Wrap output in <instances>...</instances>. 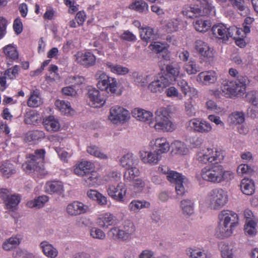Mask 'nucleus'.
Listing matches in <instances>:
<instances>
[{
	"label": "nucleus",
	"mask_w": 258,
	"mask_h": 258,
	"mask_svg": "<svg viewBox=\"0 0 258 258\" xmlns=\"http://www.w3.org/2000/svg\"><path fill=\"white\" fill-rule=\"evenodd\" d=\"M42 103L41 98L40 96V92L36 89L34 90L31 94L27 104L29 107H36Z\"/></svg>",
	"instance_id": "37"
},
{
	"label": "nucleus",
	"mask_w": 258,
	"mask_h": 258,
	"mask_svg": "<svg viewBox=\"0 0 258 258\" xmlns=\"http://www.w3.org/2000/svg\"><path fill=\"white\" fill-rule=\"evenodd\" d=\"M133 116L138 120L147 122L150 126H153V122L152 121L153 114L150 111L140 108H135L132 112Z\"/></svg>",
	"instance_id": "19"
},
{
	"label": "nucleus",
	"mask_w": 258,
	"mask_h": 258,
	"mask_svg": "<svg viewBox=\"0 0 258 258\" xmlns=\"http://www.w3.org/2000/svg\"><path fill=\"white\" fill-rule=\"evenodd\" d=\"M48 200V198L47 196H41L37 197L33 201H30L28 202L27 205L28 207L31 208L36 207L39 209L42 207Z\"/></svg>",
	"instance_id": "41"
},
{
	"label": "nucleus",
	"mask_w": 258,
	"mask_h": 258,
	"mask_svg": "<svg viewBox=\"0 0 258 258\" xmlns=\"http://www.w3.org/2000/svg\"><path fill=\"white\" fill-rule=\"evenodd\" d=\"M109 196L117 201H123V197L126 194V188L125 184L119 182L116 186L110 185L107 190Z\"/></svg>",
	"instance_id": "13"
},
{
	"label": "nucleus",
	"mask_w": 258,
	"mask_h": 258,
	"mask_svg": "<svg viewBox=\"0 0 258 258\" xmlns=\"http://www.w3.org/2000/svg\"><path fill=\"white\" fill-rule=\"evenodd\" d=\"M256 223L252 220L247 221L244 226L245 233L250 236H253L256 234Z\"/></svg>",
	"instance_id": "45"
},
{
	"label": "nucleus",
	"mask_w": 258,
	"mask_h": 258,
	"mask_svg": "<svg viewBox=\"0 0 258 258\" xmlns=\"http://www.w3.org/2000/svg\"><path fill=\"white\" fill-rule=\"evenodd\" d=\"M148 76H144L142 73L135 72L132 74V77L136 84L141 86H145L148 82L147 78Z\"/></svg>",
	"instance_id": "52"
},
{
	"label": "nucleus",
	"mask_w": 258,
	"mask_h": 258,
	"mask_svg": "<svg viewBox=\"0 0 258 258\" xmlns=\"http://www.w3.org/2000/svg\"><path fill=\"white\" fill-rule=\"evenodd\" d=\"M184 68L186 72L189 75L196 74L200 71L199 67L197 66L196 61L192 59H190L189 61L184 65Z\"/></svg>",
	"instance_id": "55"
},
{
	"label": "nucleus",
	"mask_w": 258,
	"mask_h": 258,
	"mask_svg": "<svg viewBox=\"0 0 258 258\" xmlns=\"http://www.w3.org/2000/svg\"><path fill=\"white\" fill-rule=\"evenodd\" d=\"M224 156L222 153L219 151L215 152L212 149H207L203 153H199L197 155V160L199 162L206 164L209 163H220L224 159Z\"/></svg>",
	"instance_id": "8"
},
{
	"label": "nucleus",
	"mask_w": 258,
	"mask_h": 258,
	"mask_svg": "<svg viewBox=\"0 0 258 258\" xmlns=\"http://www.w3.org/2000/svg\"><path fill=\"white\" fill-rule=\"evenodd\" d=\"M231 30L230 27H227L222 23L215 24L212 28L213 35L225 43L228 41L229 38L233 37V33Z\"/></svg>",
	"instance_id": "9"
},
{
	"label": "nucleus",
	"mask_w": 258,
	"mask_h": 258,
	"mask_svg": "<svg viewBox=\"0 0 258 258\" xmlns=\"http://www.w3.org/2000/svg\"><path fill=\"white\" fill-rule=\"evenodd\" d=\"M131 7L133 9L140 13H143L148 10L147 4L142 0L135 2Z\"/></svg>",
	"instance_id": "59"
},
{
	"label": "nucleus",
	"mask_w": 258,
	"mask_h": 258,
	"mask_svg": "<svg viewBox=\"0 0 258 258\" xmlns=\"http://www.w3.org/2000/svg\"><path fill=\"white\" fill-rule=\"evenodd\" d=\"M218 218L219 223L216 229V235L222 239L231 236L238 224L237 214L231 211L223 210L219 214Z\"/></svg>",
	"instance_id": "1"
},
{
	"label": "nucleus",
	"mask_w": 258,
	"mask_h": 258,
	"mask_svg": "<svg viewBox=\"0 0 258 258\" xmlns=\"http://www.w3.org/2000/svg\"><path fill=\"white\" fill-rule=\"evenodd\" d=\"M195 48L206 61L213 60L214 56V49L207 43L202 40H197L195 42Z\"/></svg>",
	"instance_id": "10"
},
{
	"label": "nucleus",
	"mask_w": 258,
	"mask_h": 258,
	"mask_svg": "<svg viewBox=\"0 0 258 258\" xmlns=\"http://www.w3.org/2000/svg\"><path fill=\"white\" fill-rule=\"evenodd\" d=\"M120 38L129 42H134L136 40V36L128 30L125 31L120 35Z\"/></svg>",
	"instance_id": "64"
},
{
	"label": "nucleus",
	"mask_w": 258,
	"mask_h": 258,
	"mask_svg": "<svg viewBox=\"0 0 258 258\" xmlns=\"http://www.w3.org/2000/svg\"><path fill=\"white\" fill-rule=\"evenodd\" d=\"M170 84L167 77L161 75L149 85L148 89L153 93H161Z\"/></svg>",
	"instance_id": "15"
},
{
	"label": "nucleus",
	"mask_w": 258,
	"mask_h": 258,
	"mask_svg": "<svg viewBox=\"0 0 258 258\" xmlns=\"http://www.w3.org/2000/svg\"><path fill=\"white\" fill-rule=\"evenodd\" d=\"M167 178L170 182L174 183L175 185L177 183L183 181L185 178L181 174L172 170L167 175Z\"/></svg>",
	"instance_id": "47"
},
{
	"label": "nucleus",
	"mask_w": 258,
	"mask_h": 258,
	"mask_svg": "<svg viewBox=\"0 0 258 258\" xmlns=\"http://www.w3.org/2000/svg\"><path fill=\"white\" fill-rule=\"evenodd\" d=\"M240 188L244 194L250 196L255 190L254 182L251 179L243 178L241 181Z\"/></svg>",
	"instance_id": "28"
},
{
	"label": "nucleus",
	"mask_w": 258,
	"mask_h": 258,
	"mask_svg": "<svg viewBox=\"0 0 258 258\" xmlns=\"http://www.w3.org/2000/svg\"><path fill=\"white\" fill-rule=\"evenodd\" d=\"M182 14L184 16L188 18H194L203 15L202 11L198 6L191 7L186 6L184 7L182 10Z\"/></svg>",
	"instance_id": "31"
},
{
	"label": "nucleus",
	"mask_w": 258,
	"mask_h": 258,
	"mask_svg": "<svg viewBox=\"0 0 258 258\" xmlns=\"http://www.w3.org/2000/svg\"><path fill=\"white\" fill-rule=\"evenodd\" d=\"M87 196L93 200L96 201L100 205H105L107 204V198L96 190L90 189L87 191Z\"/></svg>",
	"instance_id": "32"
},
{
	"label": "nucleus",
	"mask_w": 258,
	"mask_h": 258,
	"mask_svg": "<svg viewBox=\"0 0 258 258\" xmlns=\"http://www.w3.org/2000/svg\"><path fill=\"white\" fill-rule=\"evenodd\" d=\"M121 166L127 169L124 173V177L129 180L133 179L139 174V170L137 168L138 160L132 153H127L120 159Z\"/></svg>",
	"instance_id": "4"
},
{
	"label": "nucleus",
	"mask_w": 258,
	"mask_h": 258,
	"mask_svg": "<svg viewBox=\"0 0 258 258\" xmlns=\"http://www.w3.org/2000/svg\"><path fill=\"white\" fill-rule=\"evenodd\" d=\"M152 148L159 154L167 153L170 149V146L166 138H158L155 140H152L150 142Z\"/></svg>",
	"instance_id": "17"
},
{
	"label": "nucleus",
	"mask_w": 258,
	"mask_h": 258,
	"mask_svg": "<svg viewBox=\"0 0 258 258\" xmlns=\"http://www.w3.org/2000/svg\"><path fill=\"white\" fill-rule=\"evenodd\" d=\"M246 100L254 106L258 105V92L252 91L248 92L245 96Z\"/></svg>",
	"instance_id": "60"
},
{
	"label": "nucleus",
	"mask_w": 258,
	"mask_h": 258,
	"mask_svg": "<svg viewBox=\"0 0 258 258\" xmlns=\"http://www.w3.org/2000/svg\"><path fill=\"white\" fill-rule=\"evenodd\" d=\"M129 116L128 111L123 107L115 106L111 108L109 118L116 123L118 121L126 120Z\"/></svg>",
	"instance_id": "12"
},
{
	"label": "nucleus",
	"mask_w": 258,
	"mask_h": 258,
	"mask_svg": "<svg viewBox=\"0 0 258 258\" xmlns=\"http://www.w3.org/2000/svg\"><path fill=\"white\" fill-rule=\"evenodd\" d=\"M90 235L94 238L103 240L105 238V233L101 229L93 227L90 230Z\"/></svg>",
	"instance_id": "61"
},
{
	"label": "nucleus",
	"mask_w": 258,
	"mask_h": 258,
	"mask_svg": "<svg viewBox=\"0 0 258 258\" xmlns=\"http://www.w3.org/2000/svg\"><path fill=\"white\" fill-rule=\"evenodd\" d=\"M45 191L49 194L61 195L64 191L63 185L60 181H49L45 184Z\"/></svg>",
	"instance_id": "22"
},
{
	"label": "nucleus",
	"mask_w": 258,
	"mask_h": 258,
	"mask_svg": "<svg viewBox=\"0 0 258 258\" xmlns=\"http://www.w3.org/2000/svg\"><path fill=\"white\" fill-rule=\"evenodd\" d=\"M237 172L239 175L244 174H251L254 172L253 168L248 164H241L239 165L237 168Z\"/></svg>",
	"instance_id": "58"
},
{
	"label": "nucleus",
	"mask_w": 258,
	"mask_h": 258,
	"mask_svg": "<svg viewBox=\"0 0 258 258\" xmlns=\"http://www.w3.org/2000/svg\"><path fill=\"white\" fill-rule=\"evenodd\" d=\"M217 73L213 71H204L201 72L197 76V80L205 85L214 84L217 80Z\"/></svg>",
	"instance_id": "16"
},
{
	"label": "nucleus",
	"mask_w": 258,
	"mask_h": 258,
	"mask_svg": "<svg viewBox=\"0 0 258 258\" xmlns=\"http://www.w3.org/2000/svg\"><path fill=\"white\" fill-rule=\"evenodd\" d=\"M234 177V173L231 171H225L222 166V172L221 174L220 183L223 181L229 182L232 180Z\"/></svg>",
	"instance_id": "62"
},
{
	"label": "nucleus",
	"mask_w": 258,
	"mask_h": 258,
	"mask_svg": "<svg viewBox=\"0 0 258 258\" xmlns=\"http://www.w3.org/2000/svg\"><path fill=\"white\" fill-rule=\"evenodd\" d=\"M93 168V164L90 161H83L74 169L76 174L84 177L91 172Z\"/></svg>",
	"instance_id": "24"
},
{
	"label": "nucleus",
	"mask_w": 258,
	"mask_h": 258,
	"mask_svg": "<svg viewBox=\"0 0 258 258\" xmlns=\"http://www.w3.org/2000/svg\"><path fill=\"white\" fill-rule=\"evenodd\" d=\"M177 84L185 95L190 91L191 88L185 80L180 79L177 80Z\"/></svg>",
	"instance_id": "63"
},
{
	"label": "nucleus",
	"mask_w": 258,
	"mask_h": 258,
	"mask_svg": "<svg viewBox=\"0 0 258 258\" xmlns=\"http://www.w3.org/2000/svg\"><path fill=\"white\" fill-rule=\"evenodd\" d=\"M149 202L134 200L130 204L128 207L131 211L136 212L142 208L149 207Z\"/></svg>",
	"instance_id": "48"
},
{
	"label": "nucleus",
	"mask_w": 258,
	"mask_h": 258,
	"mask_svg": "<svg viewBox=\"0 0 258 258\" xmlns=\"http://www.w3.org/2000/svg\"><path fill=\"white\" fill-rule=\"evenodd\" d=\"M136 230L134 223L130 220L125 221L120 231L123 238V241H126L131 238V235Z\"/></svg>",
	"instance_id": "27"
},
{
	"label": "nucleus",
	"mask_w": 258,
	"mask_h": 258,
	"mask_svg": "<svg viewBox=\"0 0 258 258\" xmlns=\"http://www.w3.org/2000/svg\"><path fill=\"white\" fill-rule=\"evenodd\" d=\"M0 170L3 174L8 178L16 172L14 165L9 161L2 164L0 166Z\"/></svg>",
	"instance_id": "40"
},
{
	"label": "nucleus",
	"mask_w": 258,
	"mask_h": 258,
	"mask_svg": "<svg viewBox=\"0 0 258 258\" xmlns=\"http://www.w3.org/2000/svg\"><path fill=\"white\" fill-rule=\"evenodd\" d=\"M89 210L88 206L78 201L69 204L67 207V213L71 216H76L85 213Z\"/></svg>",
	"instance_id": "18"
},
{
	"label": "nucleus",
	"mask_w": 258,
	"mask_h": 258,
	"mask_svg": "<svg viewBox=\"0 0 258 258\" xmlns=\"http://www.w3.org/2000/svg\"><path fill=\"white\" fill-rule=\"evenodd\" d=\"M87 97L89 99V105L92 107H99L105 102L104 97L102 96L100 92L94 88L88 89Z\"/></svg>",
	"instance_id": "11"
},
{
	"label": "nucleus",
	"mask_w": 258,
	"mask_h": 258,
	"mask_svg": "<svg viewBox=\"0 0 258 258\" xmlns=\"http://www.w3.org/2000/svg\"><path fill=\"white\" fill-rule=\"evenodd\" d=\"M39 246L43 254L48 257L55 258L58 255L57 250L47 241H42Z\"/></svg>",
	"instance_id": "25"
},
{
	"label": "nucleus",
	"mask_w": 258,
	"mask_h": 258,
	"mask_svg": "<svg viewBox=\"0 0 258 258\" xmlns=\"http://www.w3.org/2000/svg\"><path fill=\"white\" fill-rule=\"evenodd\" d=\"M167 73L162 75V76H166L169 81L170 84L176 80V78L179 74L180 67L177 63L171 62L168 64L166 67Z\"/></svg>",
	"instance_id": "21"
},
{
	"label": "nucleus",
	"mask_w": 258,
	"mask_h": 258,
	"mask_svg": "<svg viewBox=\"0 0 258 258\" xmlns=\"http://www.w3.org/2000/svg\"><path fill=\"white\" fill-rule=\"evenodd\" d=\"M105 66L112 73L118 75H125L130 72L128 68L119 64H113L111 62H107Z\"/></svg>",
	"instance_id": "30"
},
{
	"label": "nucleus",
	"mask_w": 258,
	"mask_h": 258,
	"mask_svg": "<svg viewBox=\"0 0 258 258\" xmlns=\"http://www.w3.org/2000/svg\"><path fill=\"white\" fill-rule=\"evenodd\" d=\"M22 166L23 170L27 173H31L35 171H40L43 168L32 159L23 163Z\"/></svg>",
	"instance_id": "34"
},
{
	"label": "nucleus",
	"mask_w": 258,
	"mask_h": 258,
	"mask_svg": "<svg viewBox=\"0 0 258 258\" xmlns=\"http://www.w3.org/2000/svg\"><path fill=\"white\" fill-rule=\"evenodd\" d=\"M195 29L200 32H205L208 31L211 26V23L209 20L197 19L193 22Z\"/></svg>",
	"instance_id": "36"
},
{
	"label": "nucleus",
	"mask_w": 258,
	"mask_h": 258,
	"mask_svg": "<svg viewBox=\"0 0 258 258\" xmlns=\"http://www.w3.org/2000/svg\"><path fill=\"white\" fill-rule=\"evenodd\" d=\"M45 153V151L43 149L36 150L34 154L30 155L29 158L35 161L37 164L43 167V161L44 159Z\"/></svg>",
	"instance_id": "43"
},
{
	"label": "nucleus",
	"mask_w": 258,
	"mask_h": 258,
	"mask_svg": "<svg viewBox=\"0 0 258 258\" xmlns=\"http://www.w3.org/2000/svg\"><path fill=\"white\" fill-rule=\"evenodd\" d=\"M208 196L209 206L212 209H220L227 201V195L221 188L213 189L209 192Z\"/></svg>",
	"instance_id": "7"
},
{
	"label": "nucleus",
	"mask_w": 258,
	"mask_h": 258,
	"mask_svg": "<svg viewBox=\"0 0 258 258\" xmlns=\"http://www.w3.org/2000/svg\"><path fill=\"white\" fill-rule=\"evenodd\" d=\"M45 134L42 131L33 130L27 132L25 137L27 142L38 141L44 138Z\"/></svg>",
	"instance_id": "33"
},
{
	"label": "nucleus",
	"mask_w": 258,
	"mask_h": 258,
	"mask_svg": "<svg viewBox=\"0 0 258 258\" xmlns=\"http://www.w3.org/2000/svg\"><path fill=\"white\" fill-rule=\"evenodd\" d=\"M149 47L153 51L157 53H160L166 51L168 45L167 43L157 41L152 42L150 45Z\"/></svg>",
	"instance_id": "54"
},
{
	"label": "nucleus",
	"mask_w": 258,
	"mask_h": 258,
	"mask_svg": "<svg viewBox=\"0 0 258 258\" xmlns=\"http://www.w3.org/2000/svg\"><path fill=\"white\" fill-rule=\"evenodd\" d=\"M83 177L84 185L88 186H96L100 184V181L96 172H90Z\"/></svg>",
	"instance_id": "29"
},
{
	"label": "nucleus",
	"mask_w": 258,
	"mask_h": 258,
	"mask_svg": "<svg viewBox=\"0 0 258 258\" xmlns=\"http://www.w3.org/2000/svg\"><path fill=\"white\" fill-rule=\"evenodd\" d=\"M187 253L190 258H210L209 254H208L204 250L200 249H191Z\"/></svg>",
	"instance_id": "57"
},
{
	"label": "nucleus",
	"mask_w": 258,
	"mask_h": 258,
	"mask_svg": "<svg viewBox=\"0 0 258 258\" xmlns=\"http://www.w3.org/2000/svg\"><path fill=\"white\" fill-rule=\"evenodd\" d=\"M189 126L195 132L201 133H208L212 130L210 123L204 120L194 118L189 121Z\"/></svg>",
	"instance_id": "14"
},
{
	"label": "nucleus",
	"mask_w": 258,
	"mask_h": 258,
	"mask_svg": "<svg viewBox=\"0 0 258 258\" xmlns=\"http://www.w3.org/2000/svg\"><path fill=\"white\" fill-rule=\"evenodd\" d=\"M77 61L85 67H90L94 65L96 61V57L92 53L88 52L80 55L78 54Z\"/></svg>",
	"instance_id": "26"
},
{
	"label": "nucleus",
	"mask_w": 258,
	"mask_h": 258,
	"mask_svg": "<svg viewBox=\"0 0 258 258\" xmlns=\"http://www.w3.org/2000/svg\"><path fill=\"white\" fill-rule=\"evenodd\" d=\"M140 36L142 40L147 42H150L152 41L155 37L154 30L152 28L150 27L143 29L141 31Z\"/></svg>",
	"instance_id": "49"
},
{
	"label": "nucleus",
	"mask_w": 258,
	"mask_h": 258,
	"mask_svg": "<svg viewBox=\"0 0 258 258\" xmlns=\"http://www.w3.org/2000/svg\"><path fill=\"white\" fill-rule=\"evenodd\" d=\"M87 151L90 155H93L100 159L107 158V156L101 151L100 148L95 145H90L88 147Z\"/></svg>",
	"instance_id": "46"
},
{
	"label": "nucleus",
	"mask_w": 258,
	"mask_h": 258,
	"mask_svg": "<svg viewBox=\"0 0 258 258\" xmlns=\"http://www.w3.org/2000/svg\"><path fill=\"white\" fill-rule=\"evenodd\" d=\"M116 219L115 217L109 213H106L97 219L98 225L104 229L108 228L109 226L115 224Z\"/></svg>",
	"instance_id": "23"
},
{
	"label": "nucleus",
	"mask_w": 258,
	"mask_h": 258,
	"mask_svg": "<svg viewBox=\"0 0 258 258\" xmlns=\"http://www.w3.org/2000/svg\"><path fill=\"white\" fill-rule=\"evenodd\" d=\"M46 128L48 130H51L53 131H57L59 128V124L58 122L56 120L53 116H49L44 121Z\"/></svg>",
	"instance_id": "50"
},
{
	"label": "nucleus",
	"mask_w": 258,
	"mask_h": 258,
	"mask_svg": "<svg viewBox=\"0 0 258 258\" xmlns=\"http://www.w3.org/2000/svg\"><path fill=\"white\" fill-rule=\"evenodd\" d=\"M222 166L219 163H214L210 167L204 168L201 173L202 178L214 183H220Z\"/></svg>",
	"instance_id": "6"
},
{
	"label": "nucleus",
	"mask_w": 258,
	"mask_h": 258,
	"mask_svg": "<svg viewBox=\"0 0 258 258\" xmlns=\"http://www.w3.org/2000/svg\"><path fill=\"white\" fill-rule=\"evenodd\" d=\"M172 148V152L176 154L184 155L186 154L188 151V149L186 147L185 145L179 141H175L171 145Z\"/></svg>",
	"instance_id": "38"
},
{
	"label": "nucleus",
	"mask_w": 258,
	"mask_h": 258,
	"mask_svg": "<svg viewBox=\"0 0 258 258\" xmlns=\"http://www.w3.org/2000/svg\"><path fill=\"white\" fill-rule=\"evenodd\" d=\"M180 207L182 209L183 214L190 215L194 211V203L189 200H183L180 202Z\"/></svg>",
	"instance_id": "39"
},
{
	"label": "nucleus",
	"mask_w": 258,
	"mask_h": 258,
	"mask_svg": "<svg viewBox=\"0 0 258 258\" xmlns=\"http://www.w3.org/2000/svg\"><path fill=\"white\" fill-rule=\"evenodd\" d=\"M4 52L6 55L12 60L18 58V52L12 44H9L4 48Z\"/></svg>",
	"instance_id": "53"
},
{
	"label": "nucleus",
	"mask_w": 258,
	"mask_h": 258,
	"mask_svg": "<svg viewBox=\"0 0 258 258\" xmlns=\"http://www.w3.org/2000/svg\"><path fill=\"white\" fill-rule=\"evenodd\" d=\"M247 81V78L242 75H238L235 81L224 80L222 83L221 91L227 97L240 95L245 91Z\"/></svg>",
	"instance_id": "2"
},
{
	"label": "nucleus",
	"mask_w": 258,
	"mask_h": 258,
	"mask_svg": "<svg viewBox=\"0 0 258 258\" xmlns=\"http://www.w3.org/2000/svg\"><path fill=\"white\" fill-rule=\"evenodd\" d=\"M233 6L238 10V13L243 16H245L249 12V9L243 5V2L240 0H230Z\"/></svg>",
	"instance_id": "44"
},
{
	"label": "nucleus",
	"mask_w": 258,
	"mask_h": 258,
	"mask_svg": "<svg viewBox=\"0 0 258 258\" xmlns=\"http://www.w3.org/2000/svg\"><path fill=\"white\" fill-rule=\"evenodd\" d=\"M20 198L16 195H13L8 197L6 203L7 209L14 211L16 209L18 204L20 203Z\"/></svg>",
	"instance_id": "42"
},
{
	"label": "nucleus",
	"mask_w": 258,
	"mask_h": 258,
	"mask_svg": "<svg viewBox=\"0 0 258 258\" xmlns=\"http://www.w3.org/2000/svg\"><path fill=\"white\" fill-rule=\"evenodd\" d=\"M24 122L27 124H35L38 122L39 115L34 110L27 111L24 114Z\"/></svg>",
	"instance_id": "35"
},
{
	"label": "nucleus",
	"mask_w": 258,
	"mask_h": 258,
	"mask_svg": "<svg viewBox=\"0 0 258 258\" xmlns=\"http://www.w3.org/2000/svg\"><path fill=\"white\" fill-rule=\"evenodd\" d=\"M107 236L110 239L114 240H120L123 241L120 229L117 227H114L109 230L107 232Z\"/></svg>",
	"instance_id": "51"
},
{
	"label": "nucleus",
	"mask_w": 258,
	"mask_h": 258,
	"mask_svg": "<svg viewBox=\"0 0 258 258\" xmlns=\"http://www.w3.org/2000/svg\"><path fill=\"white\" fill-rule=\"evenodd\" d=\"M97 81V86L101 91H105L107 93L115 94L117 88L116 79L107 75L103 71H98L95 76Z\"/></svg>",
	"instance_id": "5"
},
{
	"label": "nucleus",
	"mask_w": 258,
	"mask_h": 258,
	"mask_svg": "<svg viewBox=\"0 0 258 258\" xmlns=\"http://www.w3.org/2000/svg\"><path fill=\"white\" fill-rule=\"evenodd\" d=\"M231 122L234 124H241L244 121V113L242 112H235L229 116Z\"/></svg>",
	"instance_id": "56"
},
{
	"label": "nucleus",
	"mask_w": 258,
	"mask_h": 258,
	"mask_svg": "<svg viewBox=\"0 0 258 258\" xmlns=\"http://www.w3.org/2000/svg\"><path fill=\"white\" fill-rule=\"evenodd\" d=\"M140 154L141 160L149 164H156L161 158V155L155 151L153 152L142 151Z\"/></svg>",
	"instance_id": "20"
},
{
	"label": "nucleus",
	"mask_w": 258,
	"mask_h": 258,
	"mask_svg": "<svg viewBox=\"0 0 258 258\" xmlns=\"http://www.w3.org/2000/svg\"><path fill=\"white\" fill-rule=\"evenodd\" d=\"M169 112L167 109L164 107L158 109L155 112V122L153 125L157 131L163 132H172L175 129V126L169 119Z\"/></svg>",
	"instance_id": "3"
}]
</instances>
